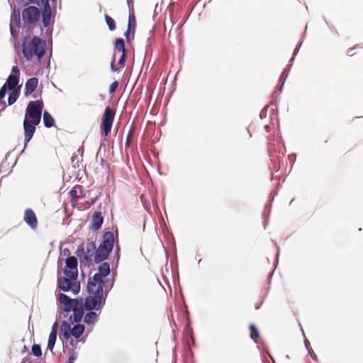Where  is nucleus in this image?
<instances>
[{
	"mask_svg": "<svg viewBox=\"0 0 363 363\" xmlns=\"http://www.w3.org/2000/svg\"><path fill=\"white\" fill-rule=\"evenodd\" d=\"M92 278H89L87 290L89 296L84 300L85 310L96 311L101 309L105 303L107 291L113 286V283H109L106 277L110 274V265L108 262L101 263Z\"/></svg>",
	"mask_w": 363,
	"mask_h": 363,
	"instance_id": "f257e3e1",
	"label": "nucleus"
},
{
	"mask_svg": "<svg viewBox=\"0 0 363 363\" xmlns=\"http://www.w3.org/2000/svg\"><path fill=\"white\" fill-rule=\"evenodd\" d=\"M43 108V102L41 100L30 101L26 107L23 121L25 147L33 138L35 126L40 122Z\"/></svg>",
	"mask_w": 363,
	"mask_h": 363,
	"instance_id": "f03ea898",
	"label": "nucleus"
},
{
	"mask_svg": "<svg viewBox=\"0 0 363 363\" xmlns=\"http://www.w3.org/2000/svg\"><path fill=\"white\" fill-rule=\"evenodd\" d=\"M22 52L23 56L28 60H31L37 56L40 60L45 54V43L37 36H34L30 40L23 44Z\"/></svg>",
	"mask_w": 363,
	"mask_h": 363,
	"instance_id": "7ed1b4c3",
	"label": "nucleus"
},
{
	"mask_svg": "<svg viewBox=\"0 0 363 363\" xmlns=\"http://www.w3.org/2000/svg\"><path fill=\"white\" fill-rule=\"evenodd\" d=\"M57 286L63 291H72L74 294H78L80 291V283L77 277H70L69 275L58 277Z\"/></svg>",
	"mask_w": 363,
	"mask_h": 363,
	"instance_id": "20e7f679",
	"label": "nucleus"
},
{
	"mask_svg": "<svg viewBox=\"0 0 363 363\" xmlns=\"http://www.w3.org/2000/svg\"><path fill=\"white\" fill-rule=\"evenodd\" d=\"M116 111L113 108L109 106H107L105 108V111L101 117L100 124V130L101 134L104 135L105 136H108L111 131Z\"/></svg>",
	"mask_w": 363,
	"mask_h": 363,
	"instance_id": "39448f33",
	"label": "nucleus"
},
{
	"mask_svg": "<svg viewBox=\"0 0 363 363\" xmlns=\"http://www.w3.org/2000/svg\"><path fill=\"white\" fill-rule=\"evenodd\" d=\"M40 11L34 6H30L22 11V19L26 25H35L40 19Z\"/></svg>",
	"mask_w": 363,
	"mask_h": 363,
	"instance_id": "423d86ee",
	"label": "nucleus"
},
{
	"mask_svg": "<svg viewBox=\"0 0 363 363\" xmlns=\"http://www.w3.org/2000/svg\"><path fill=\"white\" fill-rule=\"evenodd\" d=\"M66 268L64 270L65 275H69L70 277H77V259L75 257L72 256L66 259L65 261Z\"/></svg>",
	"mask_w": 363,
	"mask_h": 363,
	"instance_id": "0eeeda50",
	"label": "nucleus"
},
{
	"mask_svg": "<svg viewBox=\"0 0 363 363\" xmlns=\"http://www.w3.org/2000/svg\"><path fill=\"white\" fill-rule=\"evenodd\" d=\"M84 309H85L84 303L83 304L82 300L77 301V303L72 306L71 311H73V315L70 316V320L76 323L81 321L84 315Z\"/></svg>",
	"mask_w": 363,
	"mask_h": 363,
	"instance_id": "6e6552de",
	"label": "nucleus"
},
{
	"mask_svg": "<svg viewBox=\"0 0 363 363\" xmlns=\"http://www.w3.org/2000/svg\"><path fill=\"white\" fill-rule=\"evenodd\" d=\"M136 28V18L134 12H130L128 16V29L125 33L126 40L130 42L134 38V34Z\"/></svg>",
	"mask_w": 363,
	"mask_h": 363,
	"instance_id": "1a4fd4ad",
	"label": "nucleus"
},
{
	"mask_svg": "<svg viewBox=\"0 0 363 363\" xmlns=\"http://www.w3.org/2000/svg\"><path fill=\"white\" fill-rule=\"evenodd\" d=\"M23 220L30 227L31 229H36L38 226V219L35 212L32 209H26L24 212Z\"/></svg>",
	"mask_w": 363,
	"mask_h": 363,
	"instance_id": "9d476101",
	"label": "nucleus"
},
{
	"mask_svg": "<svg viewBox=\"0 0 363 363\" xmlns=\"http://www.w3.org/2000/svg\"><path fill=\"white\" fill-rule=\"evenodd\" d=\"M111 251L99 245L95 252L94 261L99 263L106 259Z\"/></svg>",
	"mask_w": 363,
	"mask_h": 363,
	"instance_id": "9b49d317",
	"label": "nucleus"
},
{
	"mask_svg": "<svg viewBox=\"0 0 363 363\" xmlns=\"http://www.w3.org/2000/svg\"><path fill=\"white\" fill-rule=\"evenodd\" d=\"M96 251V245L94 242H88L86 245V252L84 259L89 263L94 260L95 252Z\"/></svg>",
	"mask_w": 363,
	"mask_h": 363,
	"instance_id": "f8f14e48",
	"label": "nucleus"
},
{
	"mask_svg": "<svg viewBox=\"0 0 363 363\" xmlns=\"http://www.w3.org/2000/svg\"><path fill=\"white\" fill-rule=\"evenodd\" d=\"M70 196L72 197V201L76 202L78 199L84 198L85 196L84 189L81 185H75L69 191Z\"/></svg>",
	"mask_w": 363,
	"mask_h": 363,
	"instance_id": "ddd939ff",
	"label": "nucleus"
},
{
	"mask_svg": "<svg viewBox=\"0 0 363 363\" xmlns=\"http://www.w3.org/2000/svg\"><path fill=\"white\" fill-rule=\"evenodd\" d=\"M58 301L64 305V310L71 311L72 306L77 303V299H72L64 294H60L58 296Z\"/></svg>",
	"mask_w": 363,
	"mask_h": 363,
	"instance_id": "4468645a",
	"label": "nucleus"
},
{
	"mask_svg": "<svg viewBox=\"0 0 363 363\" xmlns=\"http://www.w3.org/2000/svg\"><path fill=\"white\" fill-rule=\"evenodd\" d=\"M38 84V79L36 77L30 78L27 80L24 89V96H28L37 88Z\"/></svg>",
	"mask_w": 363,
	"mask_h": 363,
	"instance_id": "2eb2a0df",
	"label": "nucleus"
},
{
	"mask_svg": "<svg viewBox=\"0 0 363 363\" xmlns=\"http://www.w3.org/2000/svg\"><path fill=\"white\" fill-rule=\"evenodd\" d=\"M100 245L111 251L114 245L113 233L109 231L105 232L103 235V242Z\"/></svg>",
	"mask_w": 363,
	"mask_h": 363,
	"instance_id": "dca6fc26",
	"label": "nucleus"
},
{
	"mask_svg": "<svg viewBox=\"0 0 363 363\" xmlns=\"http://www.w3.org/2000/svg\"><path fill=\"white\" fill-rule=\"evenodd\" d=\"M104 222V218L101 216V213L99 211H96L94 213L92 219H91V225L90 228L93 230H98L101 228Z\"/></svg>",
	"mask_w": 363,
	"mask_h": 363,
	"instance_id": "f3484780",
	"label": "nucleus"
},
{
	"mask_svg": "<svg viewBox=\"0 0 363 363\" xmlns=\"http://www.w3.org/2000/svg\"><path fill=\"white\" fill-rule=\"evenodd\" d=\"M18 82L19 78L16 75H9L4 86H6V88L8 87L9 90H15Z\"/></svg>",
	"mask_w": 363,
	"mask_h": 363,
	"instance_id": "a211bd4d",
	"label": "nucleus"
},
{
	"mask_svg": "<svg viewBox=\"0 0 363 363\" xmlns=\"http://www.w3.org/2000/svg\"><path fill=\"white\" fill-rule=\"evenodd\" d=\"M61 335L65 339H68L72 335L70 325L65 321L61 325Z\"/></svg>",
	"mask_w": 363,
	"mask_h": 363,
	"instance_id": "6ab92c4d",
	"label": "nucleus"
},
{
	"mask_svg": "<svg viewBox=\"0 0 363 363\" xmlns=\"http://www.w3.org/2000/svg\"><path fill=\"white\" fill-rule=\"evenodd\" d=\"M84 331V326L82 324H77L71 329L72 335L75 338H79Z\"/></svg>",
	"mask_w": 363,
	"mask_h": 363,
	"instance_id": "aec40b11",
	"label": "nucleus"
},
{
	"mask_svg": "<svg viewBox=\"0 0 363 363\" xmlns=\"http://www.w3.org/2000/svg\"><path fill=\"white\" fill-rule=\"evenodd\" d=\"M43 123L46 128H51L55 125L54 118L48 111H45L43 113Z\"/></svg>",
	"mask_w": 363,
	"mask_h": 363,
	"instance_id": "412c9836",
	"label": "nucleus"
},
{
	"mask_svg": "<svg viewBox=\"0 0 363 363\" xmlns=\"http://www.w3.org/2000/svg\"><path fill=\"white\" fill-rule=\"evenodd\" d=\"M115 50L121 52V53L125 52V42L123 38H117L114 45Z\"/></svg>",
	"mask_w": 363,
	"mask_h": 363,
	"instance_id": "4be33fe9",
	"label": "nucleus"
},
{
	"mask_svg": "<svg viewBox=\"0 0 363 363\" xmlns=\"http://www.w3.org/2000/svg\"><path fill=\"white\" fill-rule=\"evenodd\" d=\"M97 314L94 311H89L85 315L84 321L87 324H93L97 320Z\"/></svg>",
	"mask_w": 363,
	"mask_h": 363,
	"instance_id": "5701e85b",
	"label": "nucleus"
},
{
	"mask_svg": "<svg viewBox=\"0 0 363 363\" xmlns=\"http://www.w3.org/2000/svg\"><path fill=\"white\" fill-rule=\"evenodd\" d=\"M51 19L50 9L47 10L45 9L43 12V23L45 27H48L50 24Z\"/></svg>",
	"mask_w": 363,
	"mask_h": 363,
	"instance_id": "b1692460",
	"label": "nucleus"
},
{
	"mask_svg": "<svg viewBox=\"0 0 363 363\" xmlns=\"http://www.w3.org/2000/svg\"><path fill=\"white\" fill-rule=\"evenodd\" d=\"M250 337L255 342H258L259 338V333L258 329L254 325H250Z\"/></svg>",
	"mask_w": 363,
	"mask_h": 363,
	"instance_id": "393cba45",
	"label": "nucleus"
},
{
	"mask_svg": "<svg viewBox=\"0 0 363 363\" xmlns=\"http://www.w3.org/2000/svg\"><path fill=\"white\" fill-rule=\"evenodd\" d=\"M19 96V90L15 89L12 90V91L9 94V98H8V104L9 105H12L14 104L16 100L18 99Z\"/></svg>",
	"mask_w": 363,
	"mask_h": 363,
	"instance_id": "a878e982",
	"label": "nucleus"
},
{
	"mask_svg": "<svg viewBox=\"0 0 363 363\" xmlns=\"http://www.w3.org/2000/svg\"><path fill=\"white\" fill-rule=\"evenodd\" d=\"M6 95V86L0 89V110H4L6 107L5 101L3 100Z\"/></svg>",
	"mask_w": 363,
	"mask_h": 363,
	"instance_id": "bb28decb",
	"label": "nucleus"
},
{
	"mask_svg": "<svg viewBox=\"0 0 363 363\" xmlns=\"http://www.w3.org/2000/svg\"><path fill=\"white\" fill-rule=\"evenodd\" d=\"M56 339H57L56 333H55V332L50 333L49 335V338H48V349L52 350L54 345L55 344V342H56Z\"/></svg>",
	"mask_w": 363,
	"mask_h": 363,
	"instance_id": "cd10ccee",
	"label": "nucleus"
},
{
	"mask_svg": "<svg viewBox=\"0 0 363 363\" xmlns=\"http://www.w3.org/2000/svg\"><path fill=\"white\" fill-rule=\"evenodd\" d=\"M105 21H106L107 26H108V28L111 30H113L116 29V26L115 21L111 16L106 14L105 15Z\"/></svg>",
	"mask_w": 363,
	"mask_h": 363,
	"instance_id": "c85d7f7f",
	"label": "nucleus"
},
{
	"mask_svg": "<svg viewBox=\"0 0 363 363\" xmlns=\"http://www.w3.org/2000/svg\"><path fill=\"white\" fill-rule=\"evenodd\" d=\"M135 132V128L132 127L130 130L128 132V134L127 135L126 142H125V147H129L132 140V138L133 137Z\"/></svg>",
	"mask_w": 363,
	"mask_h": 363,
	"instance_id": "c756f323",
	"label": "nucleus"
},
{
	"mask_svg": "<svg viewBox=\"0 0 363 363\" xmlns=\"http://www.w3.org/2000/svg\"><path fill=\"white\" fill-rule=\"evenodd\" d=\"M32 352L36 357H40L42 354L41 348L39 345H33L32 347Z\"/></svg>",
	"mask_w": 363,
	"mask_h": 363,
	"instance_id": "7c9ffc66",
	"label": "nucleus"
},
{
	"mask_svg": "<svg viewBox=\"0 0 363 363\" xmlns=\"http://www.w3.org/2000/svg\"><path fill=\"white\" fill-rule=\"evenodd\" d=\"M357 48H361V46L359 45H355L354 47L348 48L347 50V55L350 57L354 56L356 54L355 50Z\"/></svg>",
	"mask_w": 363,
	"mask_h": 363,
	"instance_id": "2f4dec72",
	"label": "nucleus"
},
{
	"mask_svg": "<svg viewBox=\"0 0 363 363\" xmlns=\"http://www.w3.org/2000/svg\"><path fill=\"white\" fill-rule=\"evenodd\" d=\"M125 55L126 53H121V57L118 62V65L120 66V67H123L125 66Z\"/></svg>",
	"mask_w": 363,
	"mask_h": 363,
	"instance_id": "473e14b6",
	"label": "nucleus"
},
{
	"mask_svg": "<svg viewBox=\"0 0 363 363\" xmlns=\"http://www.w3.org/2000/svg\"><path fill=\"white\" fill-rule=\"evenodd\" d=\"M118 82L117 81H115L113 82L111 85H110V87H109V93L110 94H112L113 92H115V91L116 90V89L118 88Z\"/></svg>",
	"mask_w": 363,
	"mask_h": 363,
	"instance_id": "72a5a7b5",
	"label": "nucleus"
},
{
	"mask_svg": "<svg viewBox=\"0 0 363 363\" xmlns=\"http://www.w3.org/2000/svg\"><path fill=\"white\" fill-rule=\"evenodd\" d=\"M12 74L11 75H16L18 78H19L20 75V71L17 66H13L11 69Z\"/></svg>",
	"mask_w": 363,
	"mask_h": 363,
	"instance_id": "f704fd0d",
	"label": "nucleus"
},
{
	"mask_svg": "<svg viewBox=\"0 0 363 363\" xmlns=\"http://www.w3.org/2000/svg\"><path fill=\"white\" fill-rule=\"evenodd\" d=\"M128 7H129V13L130 12H134L133 9V0H127Z\"/></svg>",
	"mask_w": 363,
	"mask_h": 363,
	"instance_id": "c9c22d12",
	"label": "nucleus"
},
{
	"mask_svg": "<svg viewBox=\"0 0 363 363\" xmlns=\"http://www.w3.org/2000/svg\"><path fill=\"white\" fill-rule=\"evenodd\" d=\"M77 359V354L73 353L69 357L68 363H74V361Z\"/></svg>",
	"mask_w": 363,
	"mask_h": 363,
	"instance_id": "e433bc0d",
	"label": "nucleus"
},
{
	"mask_svg": "<svg viewBox=\"0 0 363 363\" xmlns=\"http://www.w3.org/2000/svg\"><path fill=\"white\" fill-rule=\"evenodd\" d=\"M55 332V333L57 334V323L55 322L52 327V330H51V333H53Z\"/></svg>",
	"mask_w": 363,
	"mask_h": 363,
	"instance_id": "4c0bfd02",
	"label": "nucleus"
},
{
	"mask_svg": "<svg viewBox=\"0 0 363 363\" xmlns=\"http://www.w3.org/2000/svg\"><path fill=\"white\" fill-rule=\"evenodd\" d=\"M111 67L112 71H113V72L118 71L119 69L118 67H115V65H113V62L111 63Z\"/></svg>",
	"mask_w": 363,
	"mask_h": 363,
	"instance_id": "58836bf2",
	"label": "nucleus"
},
{
	"mask_svg": "<svg viewBox=\"0 0 363 363\" xmlns=\"http://www.w3.org/2000/svg\"><path fill=\"white\" fill-rule=\"evenodd\" d=\"M30 3H32V4H35V2H37L38 0H28Z\"/></svg>",
	"mask_w": 363,
	"mask_h": 363,
	"instance_id": "ea45409f",
	"label": "nucleus"
}]
</instances>
